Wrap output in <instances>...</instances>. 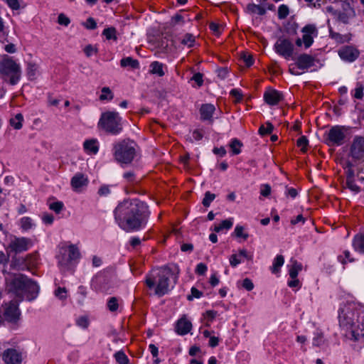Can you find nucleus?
<instances>
[{
    "label": "nucleus",
    "instance_id": "1",
    "mask_svg": "<svg viewBox=\"0 0 364 364\" xmlns=\"http://www.w3.org/2000/svg\"><path fill=\"white\" fill-rule=\"evenodd\" d=\"M116 222L127 232L139 231L145 228L150 215L147 205L138 199L124 200L114 209Z\"/></svg>",
    "mask_w": 364,
    "mask_h": 364
},
{
    "label": "nucleus",
    "instance_id": "2",
    "mask_svg": "<svg viewBox=\"0 0 364 364\" xmlns=\"http://www.w3.org/2000/svg\"><path fill=\"white\" fill-rule=\"evenodd\" d=\"M338 322L346 337L353 341L364 338V311L348 304L338 310Z\"/></svg>",
    "mask_w": 364,
    "mask_h": 364
},
{
    "label": "nucleus",
    "instance_id": "3",
    "mask_svg": "<svg viewBox=\"0 0 364 364\" xmlns=\"http://www.w3.org/2000/svg\"><path fill=\"white\" fill-rule=\"evenodd\" d=\"M171 269L164 266L146 276L145 284L149 289L155 287V294L159 296L166 294L169 291V281L173 276Z\"/></svg>",
    "mask_w": 364,
    "mask_h": 364
},
{
    "label": "nucleus",
    "instance_id": "4",
    "mask_svg": "<svg viewBox=\"0 0 364 364\" xmlns=\"http://www.w3.org/2000/svg\"><path fill=\"white\" fill-rule=\"evenodd\" d=\"M137 144L130 139H123L113 144L112 154L114 160L121 164H130L139 151Z\"/></svg>",
    "mask_w": 364,
    "mask_h": 364
},
{
    "label": "nucleus",
    "instance_id": "5",
    "mask_svg": "<svg viewBox=\"0 0 364 364\" xmlns=\"http://www.w3.org/2000/svg\"><path fill=\"white\" fill-rule=\"evenodd\" d=\"M97 127L106 134L117 136L123 130L122 117L116 111L102 112L98 121Z\"/></svg>",
    "mask_w": 364,
    "mask_h": 364
},
{
    "label": "nucleus",
    "instance_id": "6",
    "mask_svg": "<svg viewBox=\"0 0 364 364\" xmlns=\"http://www.w3.org/2000/svg\"><path fill=\"white\" fill-rule=\"evenodd\" d=\"M21 67L11 58L6 56L0 62V78L11 85H16L21 77Z\"/></svg>",
    "mask_w": 364,
    "mask_h": 364
},
{
    "label": "nucleus",
    "instance_id": "7",
    "mask_svg": "<svg viewBox=\"0 0 364 364\" xmlns=\"http://www.w3.org/2000/svg\"><path fill=\"white\" fill-rule=\"evenodd\" d=\"M28 277L23 274H15L7 281L9 290L13 292L17 297L22 299L24 296L25 288Z\"/></svg>",
    "mask_w": 364,
    "mask_h": 364
},
{
    "label": "nucleus",
    "instance_id": "8",
    "mask_svg": "<svg viewBox=\"0 0 364 364\" xmlns=\"http://www.w3.org/2000/svg\"><path fill=\"white\" fill-rule=\"evenodd\" d=\"M80 257V250L75 245H70L67 248L62 247L60 255L57 256L58 265L61 267H65L70 262L79 259Z\"/></svg>",
    "mask_w": 364,
    "mask_h": 364
},
{
    "label": "nucleus",
    "instance_id": "9",
    "mask_svg": "<svg viewBox=\"0 0 364 364\" xmlns=\"http://www.w3.org/2000/svg\"><path fill=\"white\" fill-rule=\"evenodd\" d=\"M91 286L97 291L107 292L113 287L112 277L109 273L100 272L92 279Z\"/></svg>",
    "mask_w": 364,
    "mask_h": 364
},
{
    "label": "nucleus",
    "instance_id": "10",
    "mask_svg": "<svg viewBox=\"0 0 364 364\" xmlns=\"http://www.w3.org/2000/svg\"><path fill=\"white\" fill-rule=\"evenodd\" d=\"M33 245L32 240L28 237L13 236L10 238L7 249L18 254L28 250Z\"/></svg>",
    "mask_w": 364,
    "mask_h": 364
},
{
    "label": "nucleus",
    "instance_id": "11",
    "mask_svg": "<svg viewBox=\"0 0 364 364\" xmlns=\"http://www.w3.org/2000/svg\"><path fill=\"white\" fill-rule=\"evenodd\" d=\"M301 32L303 33L302 38H297L295 43L298 47L304 44L305 48H309L314 43V38L317 36L318 30L315 25L307 24L302 28Z\"/></svg>",
    "mask_w": 364,
    "mask_h": 364
},
{
    "label": "nucleus",
    "instance_id": "12",
    "mask_svg": "<svg viewBox=\"0 0 364 364\" xmlns=\"http://www.w3.org/2000/svg\"><path fill=\"white\" fill-rule=\"evenodd\" d=\"M346 129L342 126L332 127L327 134L326 143L328 146H341L344 143Z\"/></svg>",
    "mask_w": 364,
    "mask_h": 364
},
{
    "label": "nucleus",
    "instance_id": "13",
    "mask_svg": "<svg viewBox=\"0 0 364 364\" xmlns=\"http://www.w3.org/2000/svg\"><path fill=\"white\" fill-rule=\"evenodd\" d=\"M274 49L277 54L288 60L292 57L294 45L288 39L280 38L274 44Z\"/></svg>",
    "mask_w": 364,
    "mask_h": 364
},
{
    "label": "nucleus",
    "instance_id": "14",
    "mask_svg": "<svg viewBox=\"0 0 364 364\" xmlns=\"http://www.w3.org/2000/svg\"><path fill=\"white\" fill-rule=\"evenodd\" d=\"M2 360L6 364H21L23 354L19 349L9 348L4 350Z\"/></svg>",
    "mask_w": 364,
    "mask_h": 364
},
{
    "label": "nucleus",
    "instance_id": "15",
    "mask_svg": "<svg viewBox=\"0 0 364 364\" xmlns=\"http://www.w3.org/2000/svg\"><path fill=\"white\" fill-rule=\"evenodd\" d=\"M263 98L268 105L275 106L284 100V95L279 90L269 87L264 91Z\"/></svg>",
    "mask_w": 364,
    "mask_h": 364
},
{
    "label": "nucleus",
    "instance_id": "16",
    "mask_svg": "<svg viewBox=\"0 0 364 364\" xmlns=\"http://www.w3.org/2000/svg\"><path fill=\"white\" fill-rule=\"evenodd\" d=\"M316 58L309 54H300L296 59V66L304 72L316 65Z\"/></svg>",
    "mask_w": 364,
    "mask_h": 364
},
{
    "label": "nucleus",
    "instance_id": "17",
    "mask_svg": "<svg viewBox=\"0 0 364 364\" xmlns=\"http://www.w3.org/2000/svg\"><path fill=\"white\" fill-rule=\"evenodd\" d=\"M350 155L353 158L359 159L364 154V137L355 136L350 146Z\"/></svg>",
    "mask_w": 364,
    "mask_h": 364
},
{
    "label": "nucleus",
    "instance_id": "18",
    "mask_svg": "<svg viewBox=\"0 0 364 364\" xmlns=\"http://www.w3.org/2000/svg\"><path fill=\"white\" fill-rule=\"evenodd\" d=\"M338 55L344 60L353 62L358 58L359 51L352 46H345L339 50Z\"/></svg>",
    "mask_w": 364,
    "mask_h": 364
},
{
    "label": "nucleus",
    "instance_id": "19",
    "mask_svg": "<svg viewBox=\"0 0 364 364\" xmlns=\"http://www.w3.org/2000/svg\"><path fill=\"white\" fill-rule=\"evenodd\" d=\"M20 311L16 301H11L6 304L4 316L9 321H15L18 318Z\"/></svg>",
    "mask_w": 364,
    "mask_h": 364
},
{
    "label": "nucleus",
    "instance_id": "20",
    "mask_svg": "<svg viewBox=\"0 0 364 364\" xmlns=\"http://www.w3.org/2000/svg\"><path fill=\"white\" fill-rule=\"evenodd\" d=\"M39 292V287L37 283L28 278V282L25 288L24 296L28 301L35 299Z\"/></svg>",
    "mask_w": 364,
    "mask_h": 364
},
{
    "label": "nucleus",
    "instance_id": "21",
    "mask_svg": "<svg viewBox=\"0 0 364 364\" xmlns=\"http://www.w3.org/2000/svg\"><path fill=\"white\" fill-rule=\"evenodd\" d=\"M215 111V107L213 105L208 103L202 105L199 110L200 119L213 122V115Z\"/></svg>",
    "mask_w": 364,
    "mask_h": 364
},
{
    "label": "nucleus",
    "instance_id": "22",
    "mask_svg": "<svg viewBox=\"0 0 364 364\" xmlns=\"http://www.w3.org/2000/svg\"><path fill=\"white\" fill-rule=\"evenodd\" d=\"M87 183V178L80 173H76L70 181V185L75 191H80L81 188L86 186Z\"/></svg>",
    "mask_w": 364,
    "mask_h": 364
},
{
    "label": "nucleus",
    "instance_id": "23",
    "mask_svg": "<svg viewBox=\"0 0 364 364\" xmlns=\"http://www.w3.org/2000/svg\"><path fill=\"white\" fill-rule=\"evenodd\" d=\"M192 328V323L185 317L180 318L176 326V332L179 335H186Z\"/></svg>",
    "mask_w": 364,
    "mask_h": 364
},
{
    "label": "nucleus",
    "instance_id": "24",
    "mask_svg": "<svg viewBox=\"0 0 364 364\" xmlns=\"http://www.w3.org/2000/svg\"><path fill=\"white\" fill-rule=\"evenodd\" d=\"M337 259L343 266V268H345V266L348 263L354 262L355 261L351 252L346 249L340 250V253L337 256Z\"/></svg>",
    "mask_w": 364,
    "mask_h": 364
},
{
    "label": "nucleus",
    "instance_id": "25",
    "mask_svg": "<svg viewBox=\"0 0 364 364\" xmlns=\"http://www.w3.org/2000/svg\"><path fill=\"white\" fill-rule=\"evenodd\" d=\"M85 151L91 154H96L99 151L98 141L95 139L86 140L83 144Z\"/></svg>",
    "mask_w": 364,
    "mask_h": 364
},
{
    "label": "nucleus",
    "instance_id": "26",
    "mask_svg": "<svg viewBox=\"0 0 364 364\" xmlns=\"http://www.w3.org/2000/svg\"><path fill=\"white\" fill-rule=\"evenodd\" d=\"M352 246L355 251L364 254V234L355 235L353 239Z\"/></svg>",
    "mask_w": 364,
    "mask_h": 364
},
{
    "label": "nucleus",
    "instance_id": "27",
    "mask_svg": "<svg viewBox=\"0 0 364 364\" xmlns=\"http://www.w3.org/2000/svg\"><path fill=\"white\" fill-rule=\"evenodd\" d=\"M23 258L27 266V270H31L37 267L39 259V255L37 252L28 254Z\"/></svg>",
    "mask_w": 364,
    "mask_h": 364
},
{
    "label": "nucleus",
    "instance_id": "28",
    "mask_svg": "<svg viewBox=\"0 0 364 364\" xmlns=\"http://www.w3.org/2000/svg\"><path fill=\"white\" fill-rule=\"evenodd\" d=\"M11 269L14 270H27V266L26 264L25 259L23 257H14L12 258L10 263Z\"/></svg>",
    "mask_w": 364,
    "mask_h": 364
},
{
    "label": "nucleus",
    "instance_id": "29",
    "mask_svg": "<svg viewBox=\"0 0 364 364\" xmlns=\"http://www.w3.org/2000/svg\"><path fill=\"white\" fill-rule=\"evenodd\" d=\"M246 11L250 14L263 16L266 14V9L259 5L254 3L248 4L246 7Z\"/></svg>",
    "mask_w": 364,
    "mask_h": 364
},
{
    "label": "nucleus",
    "instance_id": "30",
    "mask_svg": "<svg viewBox=\"0 0 364 364\" xmlns=\"http://www.w3.org/2000/svg\"><path fill=\"white\" fill-rule=\"evenodd\" d=\"M120 65L122 68L129 67L134 70L139 69L140 67L139 60L132 57H126L121 59Z\"/></svg>",
    "mask_w": 364,
    "mask_h": 364
},
{
    "label": "nucleus",
    "instance_id": "31",
    "mask_svg": "<svg viewBox=\"0 0 364 364\" xmlns=\"http://www.w3.org/2000/svg\"><path fill=\"white\" fill-rule=\"evenodd\" d=\"M150 73L162 77L165 75L164 64L159 61H154L150 64Z\"/></svg>",
    "mask_w": 364,
    "mask_h": 364
},
{
    "label": "nucleus",
    "instance_id": "32",
    "mask_svg": "<svg viewBox=\"0 0 364 364\" xmlns=\"http://www.w3.org/2000/svg\"><path fill=\"white\" fill-rule=\"evenodd\" d=\"M102 35L105 36L107 41L116 42L118 39L117 29L112 26L105 28L102 31Z\"/></svg>",
    "mask_w": 364,
    "mask_h": 364
},
{
    "label": "nucleus",
    "instance_id": "33",
    "mask_svg": "<svg viewBox=\"0 0 364 364\" xmlns=\"http://www.w3.org/2000/svg\"><path fill=\"white\" fill-rule=\"evenodd\" d=\"M38 66L36 63L28 62L26 67V74L28 80H33L36 77L38 73Z\"/></svg>",
    "mask_w": 364,
    "mask_h": 364
},
{
    "label": "nucleus",
    "instance_id": "34",
    "mask_svg": "<svg viewBox=\"0 0 364 364\" xmlns=\"http://www.w3.org/2000/svg\"><path fill=\"white\" fill-rule=\"evenodd\" d=\"M233 225L232 218L227 219L223 220L220 223L215 224L214 225V231L216 232H220L223 230H229L232 228Z\"/></svg>",
    "mask_w": 364,
    "mask_h": 364
},
{
    "label": "nucleus",
    "instance_id": "35",
    "mask_svg": "<svg viewBox=\"0 0 364 364\" xmlns=\"http://www.w3.org/2000/svg\"><path fill=\"white\" fill-rule=\"evenodd\" d=\"M218 316V312L214 310H208L206 311L203 314V317L205 322V326L207 327H210L213 320Z\"/></svg>",
    "mask_w": 364,
    "mask_h": 364
},
{
    "label": "nucleus",
    "instance_id": "36",
    "mask_svg": "<svg viewBox=\"0 0 364 364\" xmlns=\"http://www.w3.org/2000/svg\"><path fill=\"white\" fill-rule=\"evenodd\" d=\"M179 41L181 45L191 48L194 46L196 38L193 34L186 33L179 38Z\"/></svg>",
    "mask_w": 364,
    "mask_h": 364
},
{
    "label": "nucleus",
    "instance_id": "37",
    "mask_svg": "<svg viewBox=\"0 0 364 364\" xmlns=\"http://www.w3.org/2000/svg\"><path fill=\"white\" fill-rule=\"evenodd\" d=\"M292 264L289 270V274L291 279L297 277L299 272L302 269L301 264L297 262L296 260L291 261Z\"/></svg>",
    "mask_w": 364,
    "mask_h": 364
},
{
    "label": "nucleus",
    "instance_id": "38",
    "mask_svg": "<svg viewBox=\"0 0 364 364\" xmlns=\"http://www.w3.org/2000/svg\"><path fill=\"white\" fill-rule=\"evenodd\" d=\"M242 146V143L239 139L236 138L231 139L230 142V147L233 155H237L240 154Z\"/></svg>",
    "mask_w": 364,
    "mask_h": 364
},
{
    "label": "nucleus",
    "instance_id": "39",
    "mask_svg": "<svg viewBox=\"0 0 364 364\" xmlns=\"http://www.w3.org/2000/svg\"><path fill=\"white\" fill-rule=\"evenodd\" d=\"M284 259L282 255H277L273 262L272 267H271L272 272L276 274L279 272L280 267L284 264Z\"/></svg>",
    "mask_w": 364,
    "mask_h": 364
},
{
    "label": "nucleus",
    "instance_id": "40",
    "mask_svg": "<svg viewBox=\"0 0 364 364\" xmlns=\"http://www.w3.org/2000/svg\"><path fill=\"white\" fill-rule=\"evenodd\" d=\"M102 94L100 95L99 99L100 101H111L114 98V94L108 87H104L101 90Z\"/></svg>",
    "mask_w": 364,
    "mask_h": 364
},
{
    "label": "nucleus",
    "instance_id": "41",
    "mask_svg": "<svg viewBox=\"0 0 364 364\" xmlns=\"http://www.w3.org/2000/svg\"><path fill=\"white\" fill-rule=\"evenodd\" d=\"M34 225L33 220L29 217H23L20 220V227L24 231H27L33 228Z\"/></svg>",
    "mask_w": 364,
    "mask_h": 364
},
{
    "label": "nucleus",
    "instance_id": "42",
    "mask_svg": "<svg viewBox=\"0 0 364 364\" xmlns=\"http://www.w3.org/2000/svg\"><path fill=\"white\" fill-rule=\"evenodd\" d=\"M123 178L127 183L131 185L137 184L140 181L133 171L125 172L123 174Z\"/></svg>",
    "mask_w": 364,
    "mask_h": 364
},
{
    "label": "nucleus",
    "instance_id": "43",
    "mask_svg": "<svg viewBox=\"0 0 364 364\" xmlns=\"http://www.w3.org/2000/svg\"><path fill=\"white\" fill-rule=\"evenodd\" d=\"M363 90V85L360 82H357L355 88L352 90V95L353 97L358 100H362L364 96Z\"/></svg>",
    "mask_w": 364,
    "mask_h": 364
},
{
    "label": "nucleus",
    "instance_id": "44",
    "mask_svg": "<svg viewBox=\"0 0 364 364\" xmlns=\"http://www.w3.org/2000/svg\"><path fill=\"white\" fill-rule=\"evenodd\" d=\"M23 117L21 114L18 113L15 115L14 118L10 119L11 125L16 129H20L22 127V122Z\"/></svg>",
    "mask_w": 364,
    "mask_h": 364
},
{
    "label": "nucleus",
    "instance_id": "45",
    "mask_svg": "<svg viewBox=\"0 0 364 364\" xmlns=\"http://www.w3.org/2000/svg\"><path fill=\"white\" fill-rule=\"evenodd\" d=\"M107 306L109 311H117L119 308V299L115 296L110 297L107 301Z\"/></svg>",
    "mask_w": 364,
    "mask_h": 364
},
{
    "label": "nucleus",
    "instance_id": "46",
    "mask_svg": "<svg viewBox=\"0 0 364 364\" xmlns=\"http://www.w3.org/2000/svg\"><path fill=\"white\" fill-rule=\"evenodd\" d=\"M330 37L335 40L337 43H342L349 40L347 36H343L340 34L339 33L335 32L333 30H329Z\"/></svg>",
    "mask_w": 364,
    "mask_h": 364
},
{
    "label": "nucleus",
    "instance_id": "47",
    "mask_svg": "<svg viewBox=\"0 0 364 364\" xmlns=\"http://www.w3.org/2000/svg\"><path fill=\"white\" fill-rule=\"evenodd\" d=\"M114 357L118 364H129V360L122 350L116 352Z\"/></svg>",
    "mask_w": 364,
    "mask_h": 364
},
{
    "label": "nucleus",
    "instance_id": "48",
    "mask_svg": "<svg viewBox=\"0 0 364 364\" xmlns=\"http://www.w3.org/2000/svg\"><path fill=\"white\" fill-rule=\"evenodd\" d=\"M274 129V126L272 123L267 122L264 124H262L259 129V134L261 136H265L270 134Z\"/></svg>",
    "mask_w": 364,
    "mask_h": 364
},
{
    "label": "nucleus",
    "instance_id": "49",
    "mask_svg": "<svg viewBox=\"0 0 364 364\" xmlns=\"http://www.w3.org/2000/svg\"><path fill=\"white\" fill-rule=\"evenodd\" d=\"M324 343L325 340L323 333L318 331L316 332L313 338V346L316 347H321L324 344Z\"/></svg>",
    "mask_w": 364,
    "mask_h": 364
},
{
    "label": "nucleus",
    "instance_id": "50",
    "mask_svg": "<svg viewBox=\"0 0 364 364\" xmlns=\"http://www.w3.org/2000/svg\"><path fill=\"white\" fill-rule=\"evenodd\" d=\"M234 234L235 237L242 238L243 240H247L249 237L248 233L244 231V228L241 225H237L235 227Z\"/></svg>",
    "mask_w": 364,
    "mask_h": 364
},
{
    "label": "nucleus",
    "instance_id": "51",
    "mask_svg": "<svg viewBox=\"0 0 364 364\" xmlns=\"http://www.w3.org/2000/svg\"><path fill=\"white\" fill-rule=\"evenodd\" d=\"M296 145L298 147L301 148V151L302 152H306L307 150V146L309 145V141L305 136H300L296 141Z\"/></svg>",
    "mask_w": 364,
    "mask_h": 364
},
{
    "label": "nucleus",
    "instance_id": "52",
    "mask_svg": "<svg viewBox=\"0 0 364 364\" xmlns=\"http://www.w3.org/2000/svg\"><path fill=\"white\" fill-rule=\"evenodd\" d=\"M49 208L55 213H60L64 208V204L61 201L49 203Z\"/></svg>",
    "mask_w": 364,
    "mask_h": 364
},
{
    "label": "nucleus",
    "instance_id": "53",
    "mask_svg": "<svg viewBox=\"0 0 364 364\" xmlns=\"http://www.w3.org/2000/svg\"><path fill=\"white\" fill-rule=\"evenodd\" d=\"M289 14V8L287 5L282 4L278 8V18L284 19L287 17Z\"/></svg>",
    "mask_w": 364,
    "mask_h": 364
},
{
    "label": "nucleus",
    "instance_id": "54",
    "mask_svg": "<svg viewBox=\"0 0 364 364\" xmlns=\"http://www.w3.org/2000/svg\"><path fill=\"white\" fill-rule=\"evenodd\" d=\"M215 198V195L214 193H211L210 191H207L205 193V196L203 199V205L205 207H209L212 201Z\"/></svg>",
    "mask_w": 364,
    "mask_h": 364
},
{
    "label": "nucleus",
    "instance_id": "55",
    "mask_svg": "<svg viewBox=\"0 0 364 364\" xmlns=\"http://www.w3.org/2000/svg\"><path fill=\"white\" fill-rule=\"evenodd\" d=\"M84 53H85L87 57H90L93 54H96L98 53V49L96 46L87 45L84 48Z\"/></svg>",
    "mask_w": 364,
    "mask_h": 364
},
{
    "label": "nucleus",
    "instance_id": "56",
    "mask_svg": "<svg viewBox=\"0 0 364 364\" xmlns=\"http://www.w3.org/2000/svg\"><path fill=\"white\" fill-rule=\"evenodd\" d=\"M346 186L351 191L358 193L360 191V187L353 181L352 178L348 177L346 180Z\"/></svg>",
    "mask_w": 364,
    "mask_h": 364
},
{
    "label": "nucleus",
    "instance_id": "57",
    "mask_svg": "<svg viewBox=\"0 0 364 364\" xmlns=\"http://www.w3.org/2000/svg\"><path fill=\"white\" fill-rule=\"evenodd\" d=\"M271 186L267 184H262L260 186V195L264 197H268L271 194Z\"/></svg>",
    "mask_w": 364,
    "mask_h": 364
},
{
    "label": "nucleus",
    "instance_id": "58",
    "mask_svg": "<svg viewBox=\"0 0 364 364\" xmlns=\"http://www.w3.org/2000/svg\"><path fill=\"white\" fill-rule=\"evenodd\" d=\"M230 95L235 98V102H239L242 100L243 95L238 89H232L230 92Z\"/></svg>",
    "mask_w": 364,
    "mask_h": 364
},
{
    "label": "nucleus",
    "instance_id": "59",
    "mask_svg": "<svg viewBox=\"0 0 364 364\" xmlns=\"http://www.w3.org/2000/svg\"><path fill=\"white\" fill-rule=\"evenodd\" d=\"M191 291V294L187 296V299L189 301L193 300V298L199 299L203 295V293L198 290L196 287H192Z\"/></svg>",
    "mask_w": 364,
    "mask_h": 364
},
{
    "label": "nucleus",
    "instance_id": "60",
    "mask_svg": "<svg viewBox=\"0 0 364 364\" xmlns=\"http://www.w3.org/2000/svg\"><path fill=\"white\" fill-rule=\"evenodd\" d=\"M55 295L60 299H64L67 296V290L64 287H58L55 291Z\"/></svg>",
    "mask_w": 364,
    "mask_h": 364
},
{
    "label": "nucleus",
    "instance_id": "61",
    "mask_svg": "<svg viewBox=\"0 0 364 364\" xmlns=\"http://www.w3.org/2000/svg\"><path fill=\"white\" fill-rule=\"evenodd\" d=\"M241 262V259L238 254L232 255L230 257V264L233 267L240 264Z\"/></svg>",
    "mask_w": 364,
    "mask_h": 364
},
{
    "label": "nucleus",
    "instance_id": "62",
    "mask_svg": "<svg viewBox=\"0 0 364 364\" xmlns=\"http://www.w3.org/2000/svg\"><path fill=\"white\" fill-rule=\"evenodd\" d=\"M242 287L247 291H251L254 289V284L249 278H245L242 283Z\"/></svg>",
    "mask_w": 364,
    "mask_h": 364
},
{
    "label": "nucleus",
    "instance_id": "63",
    "mask_svg": "<svg viewBox=\"0 0 364 364\" xmlns=\"http://www.w3.org/2000/svg\"><path fill=\"white\" fill-rule=\"evenodd\" d=\"M76 323L77 326H79L83 328H87V326L89 325V321L87 317L81 316L77 319Z\"/></svg>",
    "mask_w": 364,
    "mask_h": 364
},
{
    "label": "nucleus",
    "instance_id": "64",
    "mask_svg": "<svg viewBox=\"0 0 364 364\" xmlns=\"http://www.w3.org/2000/svg\"><path fill=\"white\" fill-rule=\"evenodd\" d=\"M70 22V21L69 18H68L65 15H64L63 14H59L58 17V23L59 24L67 26H68Z\"/></svg>",
    "mask_w": 364,
    "mask_h": 364
}]
</instances>
